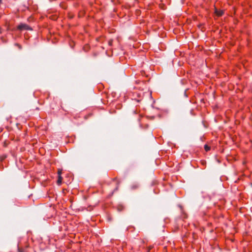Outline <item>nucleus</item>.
<instances>
[{"instance_id":"nucleus-1","label":"nucleus","mask_w":252,"mask_h":252,"mask_svg":"<svg viewBox=\"0 0 252 252\" xmlns=\"http://www.w3.org/2000/svg\"><path fill=\"white\" fill-rule=\"evenodd\" d=\"M17 29L20 31L29 30L32 31V28L29 27L27 24L21 23L17 27Z\"/></svg>"},{"instance_id":"nucleus-2","label":"nucleus","mask_w":252,"mask_h":252,"mask_svg":"<svg viewBox=\"0 0 252 252\" xmlns=\"http://www.w3.org/2000/svg\"><path fill=\"white\" fill-rule=\"evenodd\" d=\"M129 118H132L133 116L137 119L138 121H140L141 115L139 114L138 111L136 110L132 111L128 115Z\"/></svg>"},{"instance_id":"nucleus-3","label":"nucleus","mask_w":252,"mask_h":252,"mask_svg":"<svg viewBox=\"0 0 252 252\" xmlns=\"http://www.w3.org/2000/svg\"><path fill=\"white\" fill-rule=\"evenodd\" d=\"M215 13L218 16H221L223 15V11L221 10H218V9H216Z\"/></svg>"},{"instance_id":"nucleus-4","label":"nucleus","mask_w":252,"mask_h":252,"mask_svg":"<svg viewBox=\"0 0 252 252\" xmlns=\"http://www.w3.org/2000/svg\"><path fill=\"white\" fill-rule=\"evenodd\" d=\"M138 187H139V185L138 184H134L131 186V188L132 189H136L138 188Z\"/></svg>"},{"instance_id":"nucleus-5","label":"nucleus","mask_w":252,"mask_h":252,"mask_svg":"<svg viewBox=\"0 0 252 252\" xmlns=\"http://www.w3.org/2000/svg\"><path fill=\"white\" fill-rule=\"evenodd\" d=\"M62 177L61 176H58V181H57V183L58 185H60L62 183Z\"/></svg>"},{"instance_id":"nucleus-6","label":"nucleus","mask_w":252,"mask_h":252,"mask_svg":"<svg viewBox=\"0 0 252 252\" xmlns=\"http://www.w3.org/2000/svg\"><path fill=\"white\" fill-rule=\"evenodd\" d=\"M204 149H205V151H206V152H208L209 151H210V150L211 148H210V146H209L208 145H205L204 146Z\"/></svg>"},{"instance_id":"nucleus-7","label":"nucleus","mask_w":252,"mask_h":252,"mask_svg":"<svg viewBox=\"0 0 252 252\" xmlns=\"http://www.w3.org/2000/svg\"><path fill=\"white\" fill-rule=\"evenodd\" d=\"M58 176H61V174H62V170H59L58 171Z\"/></svg>"},{"instance_id":"nucleus-8","label":"nucleus","mask_w":252,"mask_h":252,"mask_svg":"<svg viewBox=\"0 0 252 252\" xmlns=\"http://www.w3.org/2000/svg\"><path fill=\"white\" fill-rule=\"evenodd\" d=\"M15 45H16L17 47H18V48H19V49H21V48H22V47H21V46L20 44H19L16 43V44H15Z\"/></svg>"},{"instance_id":"nucleus-9","label":"nucleus","mask_w":252,"mask_h":252,"mask_svg":"<svg viewBox=\"0 0 252 252\" xmlns=\"http://www.w3.org/2000/svg\"><path fill=\"white\" fill-rule=\"evenodd\" d=\"M112 40H109V42H108V43L110 45H112Z\"/></svg>"},{"instance_id":"nucleus-10","label":"nucleus","mask_w":252,"mask_h":252,"mask_svg":"<svg viewBox=\"0 0 252 252\" xmlns=\"http://www.w3.org/2000/svg\"><path fill=\"white\" fill-rule=\"evenodd\" d=\"M18 251L19 252H23V251L20 249H19Z\"/></svg>"},{"instance_id":"nucleus-11","label":"nucleus","mask_w":252,"mask_h":252,"mask_svg":"<svg viewBox=\"0 0 252 252\" xmlns=\"http://www.w3.org/2000/svg\"><path fill=\"white\" fill-rule=\"evenodd\" d=\"M118 187H117L116 188V189H116V190H117V189H118Z\"/></svg>"},{"instance_id":"nucleus-12","label":"nucleus","mask_w":252,"mask_h":252,"mask_svg":"<svg viewBox=\"0 0 252 252\" xmlns=\"http://www.w3.org/2000/svg\"><path fill=\"white\" fill-rule=\"evenodd\" d=\"M113 181H116V179H113Z\"/></svg>"}]
</instances>
